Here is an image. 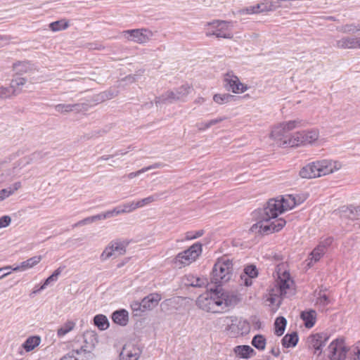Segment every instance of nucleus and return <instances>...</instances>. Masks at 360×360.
<instances>
[{
  "label": "nucleus",
  "mask_w": 360,
  "mask_h": 360,
  "mask_svg": "<svg viewBox=\"0 0 360 360\" xmlns=\"http://www.w3.org/2000/svg\"><path fill=\"white\" fill-rule=\"evenodd\" d=\"M302 200L292 195H286L281 200L270 199L259 211V221L254 224L250 230L255 233L268 235L281 231L286 221L278 216L283 212L294 208Z\"/></svg>",
  "instance_id": "obj_1"
},
{
  "label": "nucleus",
  "mask_w": 360,
  "mask_h": 360,
  "mask_svg": "<svg viewBox=\"0 0 360 360\" xmlns=\"http://www.w3.org/2000/svg\"><path fill=\"white\" fill-rule=\"evenodd\" d=\"M237 302L236 295L214 290L200 295L196 300V304L207 312L222 313L228 310L229 307L235 305Z\"/></svg>",
  "instance_id": "obj_2"
},
{
  "label": "nucleus",
  "mask_w": 360,
  "mask_h": 360,
  "mask_svg": "<svg viewBox=\"0 0 360 360\" xmlns=\"http://www.w3.org/2000/svg\"><path fill=\"white\" fill-rule=\"evenodd\" d=\"M342 167V164L338 161L332 160H322L313 162L303 167L300 171V175L302 178L311 179L325 176Z\"/></svg>",
  "instance_id": "obj_3"
},
{
  "label": "nucleus",
  "mask_w": 360,
  "mask_h": 360,
  "mask_svg": "<svg viewBox=\"0 0 360 360\" xmlns=\"http://www.w3.org/2000/svg\"><path fill=\"white\" fill-rule=\"evenodd\" d=\"M233 271L231 259L226 257L219 259L213 266L210 281L216 285H222L231 279Z\"/></svg>",
  "instance_id": "obj_4"
},
{
  "label": "nucleus",
  "mask_w": 360,
  "mask_h": 360,
  "mask_svg": "<svg viewBox=\"0 0 360 360\" xmlns=\"http://www.w3.org/2000/svg\"><path fill=\"white\" fill-rule=\"evenodd\" d=\"M305 122L302 120H290L283 122L274 127L271 131V136L276 141H279V144L283 146V143L286 139H290L292 135L289 132L293 129L304 127Z\"/></svg>",
  "instance_id": "obj_5"
},
{
  "label": "nucleus",
  "mask_w": 360,
  "mask_h": 360,
  "mask_svg": "<svg viewBox=\"0 0 360 360\" xmlns=\"http://www.w3.org/2000/svg\"><path fill=\"white\" fill-rule=\"evenodd\" d=\"M205 35L207 37L215 36L217 38L231 39L232 22L221 20H214L205 25Z\"/></svg>",
  "instance_id": "obj_6"
},
{
  "label": "nucleus",
  "mask_w": 360,
  "mask_h": 360,
  "mask_svg": "<svg viewBox=\"0 0 360 360\" xmlns=\"http://www.w3.org/2000/svg\"><path fill=\"white\" fill-rule=\"evenodd\" d=\"M275 288L272 289L270 298L271 302H274V298L273 295L278 297L289 296L294 293L293 285L294 282L291 279L290 274L284 271L278 275V278L276 280Z\"/></svg>",
  "instance_id": "obj_7"
},
{
  "label": "nucleus",
  "mask_w": 360,
  "mask_h": 360,
  "mask_svg": "<svg viewBox=\"0 0 360 360\" xmlns=\"http://www.w3.org/2000/svg\"><path fill=\"white\" fill-rule=\"evenodd\" d=\"M202 253V244L195 243L187 250L179 252L174 259V264L176 267L181 268L196 260Z\"/></svg>",
  "instance_id": "obj_8"
},
{
  "label": "nucleus",
  "mask_w": 360,
  "mask_h": 360,
  "mask_svg": "<svg viewBox=\"0 0 360 360\" xmlns=\"http://www.w3.org/2000/svg\"><path fill=\"white\" fill-rule=\"evenodd\" d=\"M319 138V132L316 129L310 131H297L292 134L290 139H286L283 143V146L295 147L300 145L312 143Z\"/></svg>",
  "instance_id": "obj_9"
},
{
  "label": "nucleus",
  "mask_w": 360,
  "mask_h": 360,
  "mask_svg": "<svg viewBox=\"0 0 360 360\" xmlns=\"http://www.w3.org/2000/svg\"><path fill=\"white\" fill-rule=\"evenodd\" d=\"M192 87L188 84H184L172 90H168L159 97V103H172L177 101H185L188 95L191 92Z\"/></svg>",
  "instance_id": "obj_10"
},
{
  "label": "nucleus",
  "mask_w": 360,
  "mask_h": 360,
  "mask_svg": "<svg viewBox=\"0 0 360 360\" xmlns=\"http://www.w3.org/2000/svg\"><path fill=\"white\" fill-rule=\"evenodd\" d=\"M349 349L345 339L338 338L333 340L327 348V356L330 360H344Z\"/></svg>",
  "instance_id": "obj_11"
},
{
  "label": "nucleus",
  "mask_w": 360,
  "mask_h": 360,
  "mask_svg": "<svg viewBox=\"0 0 360 360\" xmlns=\"http://www.w3.org/2000/svg\"><path fill=\"white\" fill-rule=\"evenodd\" d=\"M125 39L139 44L146 43L151 38L152 32L146 29L127 30L122 32Z\"/></svg>",
  "instance_id": "obj_12"
},
{
  "label": "nucleus",
  "mask_w": 360,
  "mask_h": 360,
  "mask_svg": "<svg viewBox=\"0 0 360 360\" xmlns=\"http://www.w3.org/2000/svg\"><path fill=\"white\" fill-rule=\"evenodd\" d=\"M224 82L226 89L235 94L243 93L248 89V87L240 82L238 77L232 71L224 75Z\"/></svg>",
  "instance_id": "obj_13"
},
{
  "label": "nucleus",
  "mask_w": 360,
  "mask_h": 360,
  "mask_svg": "<svg viewBox=\"0 0 360 360\" xmlns=\"http://www.w3.org/2000/svg\"><path fill=\"white\" fill-rule=\"evenodd\" d=\"M311 346L315 350V353L319 352V355L321 354L323 347L326 345V342L329 339L327 333H321L312 335L309 338Z\"/></svg>",
  "instance_id": "obj_14"
},
{
  "label": "nucleus",
  "mask_w": 360,
  "mask_h": 360,
  "mask_svg": "<svg viewBox=\"0 0 360 360\" xmlns=\"http://www.w3.org/2000/svg\"><path fill=\"white\" fill-rule=\"evenodd\" d=\"M335 46L338 49H360V37H344L338 40Z\"/></svg>",
  "instance_id": "obj_15"
},
{
  "label": "nucleus",
  "mask_w": 360,
  "mask_h": 360,
  "mask_svg": "<svg viewBox=\"0 0 360 360\" xmlns=\"http://www.w3.org/2000/svg\"><path fill=\"white\" fill-rule=\"evenodd\" d=\"M13 70L15 75H22L24 74H29L36 70V67L30 61H18L13 64Z\"/></svg>",
  "instance_id": "obj_16"
},
{
  "label": "nucleus",
  "mask_w": 360,
  "mask_h": 360,
  "mask_svg": "<svg viewBox=\"0 0 360 360\" xmlns=\"http://www.w3.org/2000/svg\"><path fill=\"white\" fill-rule=\"evenodd\" d=\"M231 325L230 329L236 331V335H245L250 331V325L246 320L238 319L236 317H231Z\"/></svg>",
  "instance_id": "obj_17"
},
{
  "label": "nucleus",
  "mask_w": 360,
  "mask_h": 360,
  "mask_svg": "<svg viewBox=\"0 0 360 360\" xmlns=\"http://www.w3.org/2000/svg\"><path fill=\"white\" fill-rule=\"evenodd\" d=\"M266 12H269L267 0L261 1L255 6L245 7L240 11V13L247 15L259 14Z\"/></svg>",
  "instance_id": "obj_18"
},
{
  "label": "nucleus",
  "mask_w": 360,
  "mask_h": 360,
  "mask_svg": "<svg viewBox=\"0 0 360 360\" xmlns=\"http://www.w3.org/2000/svg\"><path fill=\"white\" fill-rule=\"evenodd\" d=\"M140 350L134 346L125 345L120 354V360H138Z\"/></svg>",
  "instance_id": "obj_19"
},
{
  "label": "nucleus",
  "mask_w": 360,
  "mask_h": 360,
  "mask_svg": "<svg viewBox=\"0 0 360 360\" xmlns=\"http://www.w3.org/2000/svg\"><path fill=\"white\" fill-rule=\"evenodd\" d=\"M342 218L352 221L360 219V206L342 207L340 209Z\"/></svg>",
  "instance_id": "obj_20"
},
{
  "label": "nucleus",
  "mask_w": 360,
  "mask_h": 360,
  "mask_svg": "<svg viewBox=\"0 0 360 360\" xmlns=\"http://www.w3.org/2000/svg\"><path fill=\"white\" fill-rule=\"evenodd\" d=\"M137 208L138 205H136V202L132 201L117 206L112 210L107 211V213H110V218L112 217L117 216L122 213H128L133 212Z\"/></svg>",
  "instance_id": "obj_21"
},
{
  "label": "nucleus",
  "mask_w": 360,
  "mask_h": 360,
  "mask_svg": "<svg viewBox=\"0 0 360 360\" xmlns=\"http://www.w3.org/2000/svg\"><path fill=\"white\" fill-rule=\"evenodd\" d=\"M184 283L186 285L202 288L206 285L207 280L205 278L198 277L193 274H188L184 276Z\"/></svg>",
  "instance_id": "obj_22"
},
{
  "label": "nucleus",
  "mask_w": 360,
  "mask_h": 360,
  "mask_svg": "<svg viewBox=\"0 0 360 360\" xmlns=\"http://www.w3.org/2000/svg\"><path fill=\"white\" fill-rule=\"evenodd\" d=\"M112 319L114 323L124 326L129 321V314L125 309H119L112 314Z\"/></svg>",
  "instance_id": "obj_23"
},
{
  "label": "nucleus",
  "mask_w": 360,
  "mask_h": 360,
  "mask_svg": "<svg viewBox=\"0 0 360 360\" xmlns=\"http://www.w3.org/2000/svg\"><path fill=\"white\" fill-rule=\"evenodd\" d=\"M110 218V213H107V212L104 213L98 214L96 215L88 217L86 218H84L82 220L79 221L76 224H75L72 227H77L81 226H84L89 224H91L94 221H98V220H103L105 219Z\"/></svg>",
  "instance_id": "obj_24"
},
{
  "label": "nucleus",
  "mask_w": 360,
  "mask_h": 360,
  "mask_svg": "<svg viewBox=\"0 0 360 360\" xmlns=\"http://www.w3.org/2000/svg\"><path fill=\"white\" fill-rule=\"evenodd\" d=\"M300 317L303 320L305 327L307 328H311L315 325L316 320V312L313 309L304 311L301 313Z\"/></svg>",
  "instance_id": "obj_25"
},
{
  "label": "nucleus",
  "mask_w": 360,
  "mask_h": 360,
  "mask_svg": "<svg viewBox=\"0 0 360 360\" xmlns=\"http://www.w3.org/2000/svg\"><path fill=\"white\" fill-rule=\"evenodd\" d=\"M41 260V256L32 257L31 258H29L26 261L21 262L20 265L13 267L12 270L14 271L27 270L37 265L38 263L40 262Z\"/></svg>",
  "instance_id": "obj_26"
},
{
  "label": "nucleus",
  "mask_w": 360,
  "mask_h": 360,
  "mask_svg": "<svg viewBox=\"0 0 360 360\" xmlns=\"http://www.w3.org/2000/svg\"><path fill=\"white\" fill-rule=\"evenodd\" d=\"M233 351L236 356L243 359H249L255 353V350L249 345L236 346Z\"/></svg>",
  "instance_id": "obj_27"
},
{
  "label": "nucleus",
  "mask_w": 360,
  "mask_h": 360,
  "mask_svg": "<svg viewBox=\"0 0 360 360\" xmlns=\"http://www.w3.org/2000/svg\"><path fill=\"white\" fill-rule=\"evenodd\" d=\"M143 310H150L158 305V293H151L142 300Z\"/></svg>",
  "instance_id": "obj_28"
},
{
  "label": "nucleus",
  "mask_w": 360,
  "mask_h": 360,
  "mask_svg": "<svg viewBox=\"0 0 360 360\" xmlns=\"http://www.w3.org/2000/svg\"><path fill=\"white\" fill-rule=\"evenodd\" d=\"M49 153L44 151H36L32 153L30 155L26 156L20 160L23 162V166L29 165L32 162L39 161L47 156Z\"/></svg>",
  "instance_id": "obj_29"
},
{
  "label": "nucleus",
  "mask_w": 360,
  "mask_h": 360,
  "mask_svg": "<svg viewBox=\"0 0 360 360\" xmlns=\"http://www.w3.org/2000/svg\"><path fill=\"white\" fill-rule=\"evenodd\" d=\"M85 345L81 347V350L84 352H89L91 349L94 347L96 342H97L96 337L92 333H87L84 335Z\"/></svg>",
  "instance_id": "obj_30"
},
{
  "label": "nucleus",
  "mask_w": 360,
  "mask_h": 360,
  "mask_svg": "<svg viewBox=\"0 0 360 360\" xmlns=\"http://www.w3.org/2000/svg\"><path fill=\"white\" fill-rule=\"evenodd\" d=\"M64 269V267L60 266L57 269L54 271V272L49 276L43 283V285L38 289L34 290L33 291V293H37L46 288L48 285H49L52 282H55L58 280V276L62 273L63 270Z\"/></svg>",
  "instance_id": "obj_31"
},
{
  "label": "nucleus",
  "mask_w": 360,
  "mask_h": 360,
  "mask_svg": "<svg viewBox=\"0 0 360 360\" xmlns=\"http://www.w3.org/2000/svg\"><path fill=\"white\" fill-rule=\"evenodd\" d=\"M326 253L325 251L323 250V249H321L319 247L316 246L311 252L309 257L307 261V266L309 267H311L314 265V263L319 262L321 258Z\"/></svg>",
  "instance_id": "obj_32"
},
{
  "label": "nucleus",
  "mask_w": 360,
  "mask_h": 360,
  "mask_svg": "<svg viewBox=\"0 0 360 360\" xmlns=\"http://www.w3.org/2000/svg\"><path fill=\"white\" fill-rule=\"evenodd\" d=\"M282 345L284 347H294L298 342V335L296 332L290 334H286L281 340Z\"/></svg>",
  "instance_id": "obj_33"
},
{
  "label": "nucleus",
  "mask_w": 360,
  "mask_h": 360,
  "mask_svg": "<svg viewBox=\"0 0 360 360\" xmlns=\"http://www.w3.org/2000/svg\"><path fill=\"white\" fill-rule=\"evenodd\" d=\"M41 339L39 336H31L25 341L22 347L26 352H30L39 345Z\"/></svg>",
  "instance_id": "obj_34"
},
{
  "label": "nucleus",
  "mask_w": 360,
  "mask_h": 360,
  "mask_svg": "<svg viewBox=\"0 0 360 360\" xmlns=\"http://www.w3.org/2000/svg\"><path fill=\"white\" fill-rule=\"evenodd\" d=\"M20 91L17 89H13L11 85L9 86H0V98L6 99L10 98L13 96H17Z\"/></svg>",
  "instance_id": "obj_35"
},
{
  "label": "nucleus",
  "mask_w": 360,
  "mask_h": 360,
  "mask_svg": "<svg viewBox=\"0 0 360 360\" xmlns=\"http://www.w3.org/2000/svg\"><path fill=\"white\" fill-rule=\"evenodd\" d=\"M94 323L101 330H106L109 327V321L103 314L96 315L94 318Z\"/></svg>",
  "instance_id": "obj_36"
},
{
  "label": "nucleus",
  "mask_w": 360,
  "mask_h": 360,
  "mask_svg": "<svg viewBox=\"0 0 360 360\" xmlns=\"http://www.w3.org/2000/svg\"><path fill=\"white\" fill-rule=\"evenodd\" d=\"M287 321L283 316H279L276 318L274 326H275V334L278 336H281L285 329Z\"/></svg>",
  "instance_id": "obj_37"
},
{
  "label": "nucleus",
  "mask_w": 360,
  "mask_h": 360,
  "mask_svg": "<svg viewBox=\"0 0 360 360\" xmlns=\"http://www.w3.org/2000/svg\"><path fill=\"white\" fill-rule=\"evenodd\" d=\"M337 30L342 33H355L356 32L360 31V24H346L338 27Z\"/></svg>",
  "instance_id": "obj_38"
},
{
  "label": "nucleus",
  "mask_w": 360,
  "mask_h": 360,
  "mask_svg": "<svg viewBox=\"0 0 360 360\" xmlns=\"http://www.w3.org/2000/svg\"><path fill=\"white\" fill-rule=\"evenodd\" d=\"M290 1L289 0H267L268 8L269 12L274 11L280 8H289L290 5L283 6L282 2Z\"/></svg>",
  "instance_id": "obj_39"
},
{
  "label": "nucleus",
  "mask_w": 360,
  "mask_h": 360,
  "mask_svg": "<svg viewBox=\"0 0 360 360\" xmlns=\"http://www.w3.org/2000/svg\"><path fill=\"white\" fill-rule=\"evenodd\" d=\"M75 323L72 321H68L63 326L57 330L58 337H63L74 329Z\"/></svg>",
  "instance_id": "obj_40"
},
{
  "label": "nucleus",
  "mask_w": 360,
  "mask_h": 360,
  "mask_svg": "<svg viewBox=\"0 0 360 360\" xmlns=\"http://www.w3.org/2000/svg\"><path fill=\"white\" fill-rule=\"evenodd\" d=\"M266 343V338L262 335H256L252 340V345L259 350H264Z\"/></svg>",
  "instance_id": "obj_41"
},
{
  "label": "nucleus",
  "mask_w": 360,
  "mask_h": 360,
  "mask_svg": "<svg viewBox=\"0 0 360 360\" xmlns=\"http://www.w3.org/2000/svg\"><path fill=\"white\" fill-rule=\"evenodd\" d=\"M235 96L229 94H215L213 97V100L215 103L218 104H224L229 102H231L234 99Z\"/></svg>",
  "instance_id": "obj_42"
},
{
  "label": "nucleus",
  "mask_w": 360,
  "mask_h": 360,
  "mask_svg": "<svg viewBox=\"0 0 360 360\" xmlns=\"http://www.w3.org/2000/svg\"><path fill=\"white\" fill-rule=\"evenodd\" d=\"M69 27V23L65 20H60L50 23L49 27L53 32L64 30Z\"/></svg>",
  "instance_id": "obj_43"
},
{
  "label": "nucleus",
  "mask_w": 360,
  "mask_h": 360,
  "mask_svg": "<svg viewBox=\"0 0 360 360\" xmlns=\"http://www.w3.org/2000/svg\"><path fill=\"white\" fill-rule=\"evenodd\" d=\"M77 104H58L54 106L55 110L61 113H66L72 111Z\"/></svg>",
  "instance_id": "obj_44"
},
{
  "label": "nucleus",
  "mask_w": 360,
  "mask_h": 360,
  "mask_svg": "<svg viewBox=\"0 0 360 360\" xmlns=\"http://www.w3.org/2000/svg\"><path fill=\"white\" fill-rule=\"evenodd\" d=\"M252 278H255L258 276L257 269L255 265H248L244 269L243 274Z\"/></svg>",
  "instance_id": "obj_45"
},
{
  "label": "nucleus",
  "mask_w": 360,
  "mask_h": 360,
  "mask_svg": "<svg viewBox=\"0 0 360 360\" xmlns=\"http://www.w3.org/2000/svg\"><path fill=\"white\" fill-rule=\"evenodd\" d=\"M27 82V79L25 77H18L15 74L13 76L11 82V85L13 89H17L18 86H23Z\"/></svg>",
  "instance_id": "obj_46"
},
{
  "label": "nucleus",
  "mask_w": 360,
  "mask_h": 360,
  "mask_svg": "<svg viewBox=\"0 0 360 360\" xmlns=\"http://www.w3.org/2000/svg\"><path fill=\"white\" fill-rule=\"evenodd\" d=\"M115 254L113 246L111 244L105 248L102 254L101 255V259L104 261L109 259Z\"/></svg>",
  "instance_id": "obj_47"
},
{
  "label": "nucleus",
  "mask_w": 360,
  "mask_h": 360,
  "mask_svg": "<svg viewBox=\"0 0 360 360\" xmlns=\"http://www.w3.org/2000/svg\"><path fill=\"white\" fill-rule=\"evenodd\" d=\"M204 234L203 230L196 231H188L186 233L185 240H190L201 237Z\"/></svg>",
  "instance_id": "obj_48"
},
{
  "label": "nucleus",
  "mask_w": 360,
  "mask_h": 360,
  "mask_svg": "<svg viewBox=\"0 0 360 360\" xmlns=\"http://www.w3.org/2000/svg\"><path fill=\"white\" fill-rule=\"evenodd\" d=\"M156 200L155 195H150L147 198H145L143 199H141L140 200H138L136 202V205H138V208L143 207L144 206H146L151 202H154Z\"/></svg>",
  "instance_id": "obj_49"
},
{
  "label": "nucleus",
  "mask_w": 360,
  "mask_h": 360,
  "mask_svg": "<svg viewBox=\"0 0 360 360\" xmlns=\"http://www.w3.org/2000/svg\"><path fill=\"white\" fill-rule=\"evenodd\" d=\"M11 195H13V191H11V187L0 190V202L8 198Z\"/></svg>",
  "instance_id": "obj_50"
},
{
  "label": "nucleus",
  "mask_w": 360,
  "mask_h": 360,
  "mask_svg": "<svg viewBox=\"0 0 360 360\" xmlns=\"http://www.w3.org/2000/svg\"><path fill=\"white\" fill-rule=\"evenodd\" d=\"M114 249L115 253L117 252V255H123L125 252V246L120 243H112Z\"/></svg>",
  "instance_id": "obj_51"
},
{
  "label": "nucleus",
  "mask_w": 360,
  "mask_h": 360,
  "mask_svg": "<svg viewBox=\"0 0 360 360\" xmlns=\"http://www.w3.org/2000/svg\"><path fill=\"white\" fill-rule=\"evenodd\" d=\"M252 278L247 276V275H240V285H244L246 287L251 286L252 285Z\"/></svg>",
  "instance_id": "obj_52"
},
{
  "label": "nucleus",
  "mask_w": 360,
  "mask_h": 360,
  "mask_svg": "<svg viewBox=\"0 0 360 360\" xmlns=\"http://www.w3.org/2000/svg\"><path fill=\"white\" fill-rule=\"evenodd\" d=\"M332 238H327L323 241L320 242L317 246L321 249H323V251L326 252L327 248L332 244Z\"/></svg>",
  "instance_id": "obj_53"
},
{
  "label": "nucleus",
  "mask_w": 360,
  "mask_h": 360,
  "mask_svg": "<svg viewBox=\"0 0 360 360\" xmlns=\"http://www.w3.org/2000/svg\"><path fill=\"white\" fill-rule=\"evenodd\" d=\"M11 222V218L8 215H4L0 217V229L5 228L10 225Z\"/></svg>",
  "instance_id": "obj_54"
},
{
  "label": "nucleus",
  "mask_w": 360,
  "mask_h": 360,
  "mask_svg": "<svg viewBox=\"0 0 360 360\" xmlns=\"http://www.w3.org/2000/svg\"><path fill=\"white\" fill-rule=\"evenodd\" d=\"M13 267H12L11 266H6L2 268H0V279L10 274L11 273V271H13Z\"/></svg>",
  "instance_id": "obj_55"
},
{
  "label": "nucleus",
  "mask_w": 360,
  "mask_h": 360,
  "mask_svg": "<svg viewBox=\"0 0 360 360\" xmlns=\"http://www.w3.org/2000/svg\"><path fill=\"white\" fill-rule=\"evenodd\" d=\"M353 360H360V346L354 345L352 350Z\"/></svg>",
  "instance_id": "obj_56"
},
{
  "label": "nucleus",
  "mask_w": 360,
  "mask_h": 360,
  "mask_svg": "<svg viewBox=\"0 0 360 360\" xmlns=\"http://www.w3.org/2000/svg\"><path fill=\"white\" fill-rule=\"evenodd\" d=\"M316 303L320 304V305H321V306H326L329 303L328 297L326 295H320L317 298Z\"/></svg>",
  "instance_id": "obj_57"
},
{
  "label": "nucleus",
  "mask_w": 360,
  "mask_h": 360,
  "mask_svg": "<svg viewBox=\"0 0 360 360\" xmlns=\"http://www.w3.org/2000/svg\"><path fill=\"white\" fill-rule=\"evenodd\" d=\"M131 309L133 311H144L145 310H143L142 307V302H133L131 304Z\"/></svg>",
  "instance_id": "obj_58"
},
{
  "label": "nucleus",
  "mask_w": 360,
  "mask_h": 360,
  "mask_svg": "<svg viewBox=\"0 0 360 360\" xmlns=\"http://www.w3.org/2000/svg\"><path fill=\"white\" fill-rule=\"evenodd\" d=\"M224 120V117H219L216 119L211 120L210 121H207V127H211L213 125H215L221 122H222Z\"/></svg>",
  "instance_id": "obj_59"
},
{
  "label": "nucleus",
  "mask_w": 360,
  "mask_h": 360,
  "mask_svg": "<svg viewBox=\"0 0 360 360\" xmlns=\"http://www.w3.org/2000/svg\"><path fill=\"white\" fill-rule=\"evenodd\" d=\"M148 169V168H144V169H140L136 172H131L128 174V177H129V179H133V178L137 176L139 174L147 171Z\"/></svg>",
  "instance_id": "obj_60"
},
{
  "label": "nucleus",
  "mask_w": 360,
  "mask_h": 360,
  "mask_svg": "<svg viewBox=\"0 0 360 360\" xmlns=\"http://www.w3.org/2000/svg\"><path fill=\"white\" fill-rule=\"evenodd\" d=\"M207 122H203L198 123L196 124L198 130H200V131H205L207 129H208L209 127H207Z\"/></svg>",
  "instance_id": "obj_61"
},
{
  "label": "nucleus",
  "mask_w": 360,
  "mask_h": 360,
  "mask_svg": "<svg viewBox=\"0 0 360 360\" xmlns=\"http://www.w3.org/2000/svg\"><path fill=\"white\" fill-rule=\"evenodd\" d=\"M60 360H78L76 357L72 355L67 354L63 356Z\"/></svg>",
  "instance_id": "obj_62"
},
{
  "label": "nucleus",
  "mask_w": 360,
  "mask_h": 360,
  "mask_svg": "<svg viewBox=\"0 0 360 360\" xmlns=\"http://www.w3.org/2000/svg\"><path fill=\"white\" fill-rule=\"evenodd\" d=\"M271 353L274 356H278L279 354H280V349L278 347L277 348H272L271 350Z\"/></svg>",
  "instance_id": "obj_63"
},
{
  "label": "nucleus",
  "mask_w": 360,
  "mask_h": 360,
  "mask_svg": "<svg viewBox=\"0 0 360 360\" xmlns=\"http://www.w3.org/2000/svg\"><path fill=\"white\" fill-rule=\"evenodd\" d=\"M21 186V184L20 182H15L14 184H13V187L12 188L11 187V191H13V194L14 193V192L15 191H17L18 189H19Z\"/></svg>",
  "instance_id": "obj_64"
}]
</instances>
